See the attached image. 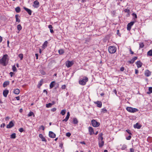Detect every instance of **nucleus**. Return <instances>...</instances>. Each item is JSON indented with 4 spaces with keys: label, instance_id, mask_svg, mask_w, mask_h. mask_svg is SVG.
<instances>
[{
    "label": "nucleus",
    "instance_id": "1",
    "mask_svg": "<svg viewBox=\"0 0 152 152\" xmlns=\"http://www.w3.org/2000/svg\"><path fill=\"white\" fill-rule=\"evenodd\" d=\"M9 60V58L8 55H4L0 59V64L4 66H6L8 63Z\"/></svg>",
    "mask_w": 152,
    "mask_h": 152
},
{
    "label": "nucleus",
    "instance_id": "2",
    "mask_svg": "<svg viewBox=\"0 0 152 152\" xmlns=\"http://www.w3.org/2000/svg\"><path fill=\"white\" fill-rule=\"evenodd\" d=\"M88 81V79L86 77H84L83 79H80L79 81V84L82 86L85 85Z\"/></svg>",
    "mask_w": 152,
    "mask_h": 152
},
{
    "label": "nucleus",
    "instance_id": "3",
    "mask_svg": "<svg viewBox=\"0 0 152 152\" xmlns=\"http://www.w3.org/2000/svg\"><path fill=\"white\" fill-rule=\"evenodd\" d=\"M126 109L128 112L131 113H134L138 111V109L136 108L129 107H127L126 108Z\"/></svg>",
    "mask_w": 152,
    "mask_h": 152
},
{
    "label": "nucleus",
    "instance_id": "4",
    "mask_svg": "<svg viewBox=\"0 0 152 152\" xmlns=\"http://www.w3.org/2000/svg\"><path fill=\"white\" fill-rule=\"evenodd\" d=\"M116 48L114 46H110L108 48L109 53L111 54L115 53L116 51Z\"/></svg>",
    "mask_w": 152,
    "mask_h": 152
},
{
    "label": "nucleus",
    "instance_id": "5",
    "mask_svg": "<svg viewBox=\"0 0 152 152\" xmlns=\"http://www.w3.org/2000/svg\"><path fill=\"white\" fill-rule=\"evenodd\" d=\"M91 124L92 126L95 127H98L100 125L99 122H97L96 120L94 119H93L91 121Z\"/></svg>",
    "mask_w": 152,
    "mask_h": 152
},
{
    "label": "nucleus",
    "instance_id": "6",
    "mask_svg": "<svg viewBox=\"0 0 152 152\" xmlns=\"http://www.w3.org/2000/svg\"><path fill=\"white\" fill-rule=\"evenodd\" d=\"M74 64V62L73 61H67L65 63L66 66L68 68L70 67L71 66Z\"/></svg>",
    "mask_w": 152,
    "mask_h": 152
},
{
    "label": "nucleus",
    "instance_id": "7",
    "mask_svg": "<svg viewBox=\"0 0 152 152\" xmlns=\"http://www.w3.org/2000/svg\"><path fill=\"white\" fill-rule=\"evenodd\" d=\"M135 21H131L128 23L127 25V29L128 31H130L131 28L132 26L134 25Z\"/></svg>",
    "mask_w": 152,
    "mask_h": 152
},
{
    "label": "nucleus",
    "instance_id": "8",
    "mask_svg": "<svg viewBox=\"0 0 152 152\" xmlns=\"http://www.w3.org/2000/svg\"><path fill=\"white\" fill-rule=\"evenodd\" d=\"M49 136L52 138H54L56 137V135L53 132L50 131L49 133Z\"/></svg>",
    "mask_w": 152,
    "mask_h": 152
},
{
    "label": "nucleus",
    "instance_id": "9",
    "mask_svg": "<svg viewBox=\"0 0 152 152\" xmlns=\"http://www.w3.org/2000/svg\"><path fill=\"white\" fill-rule=\"evenodd\" d=\"M88 131L90 135H91L94 134L93 129L91 126H90L88 127Z\"/></svg>",
    "mask_w": 152,
    "mask_h": 152
},
{
    "label": "nucleus",
    "instance_id": "10",
    "mask_svg": "<svg viewBox=\"0 0 152 152\" xmlns=\"http://www.w3.org/2000/svg\"><path fill=\"white\" fill-rule=\"evenodd\" d=\"M94 103L97 104V106L101 108L102 106V102L100 101H97L94 102Z\"/></svg>",
    "mask_w": 152,
    "mask_h": 152
},
{
    "label": "nucleus",
    "instance_id": "11",
    "mask_svg": "<svg viewBox=\"0 0 152 152\" xmlns=\"http://www.w3.org/2000/svg\"><path fill=\"white\" fill-rule=\"evenodd\" d=\"M151 75V72L148 70H146L145 71V75L146 77H149Z\"/></svg>",
    "mask_w": 152,
    "mask_h": 152
},
{
    "label": "nucleus",
    "instance_id": "12",
    "mask_svg": "<svg viewBox=\"0 0 152 152\" xmlns=\"http://www.w3.org/2000/svg\"><path fill=\"white\" fill-rule=\"evenodd\" d=\"M14 124L12 121H11L7 125V128H10L13 126Z\"/></svg>",
    "mask_w": 152,
    "mask_h": 152
},
{
    "label": "nucleus",
    "instance_id": "13",
    "mask_svg": "<svg viewBox=\"0 0 152 152\" xmlns=\"http://www.w3.org/2000/svg\"><path fill=\"white\" fill-rule=\"evenodd\" d=\"M141 127V126L138 123L134 125V127L135 129H140Z\"/></svg>",
    "mask_w": 152,
    "mask_h": 152
},
{
    "label": "nucleus",
    "instance_id": "14",
    "mask_svg": "<svg viewBox=\"0 0 152 152\" xmlns=\"http://www.w3.org/2000/svg\"><path fill=\"white\" fill-rule=\"evenodd\" d=\"M39 137L41 139L42 141H44L45 142L47 141L46 140L42 134H39Z\"/></svg>",
    "mask_w": 152,
    "mask_h": 152
},
{
    "label": "nucleus",
    "instance_id": "15",
    "mask_svg": "<svg viewBox=\"0 0 152 152\" xmlns=\"http://www.w3.org/2000/svg\"><path fill=\"white\" fill-rule=\"evenodd\" d=\"M8 93L9 91L8 90H6L4 91L3 93L4 96L5 97H7Z\"/></svg>",
    "mask_w": 152,
    "mask_h": 152
},
{
    "label": "nucleus",
    "instance_id": "16",
    "mask_svg": "<svg viewBox=\"0 0 152 152\" xmlns=\"http://www.w3.org/2000/svg\"><path fill=\"white\" fill-rule=\"evenodd\" d=\"M39 6V2L37 0L35 1L34 2L33 6L35 7H38Z\"/></svg>",
    "mask_w": 152,
    "mask_h": 152
},
{
    "label": "nucleus",
    "instance_id": "17",
    "mask_svg": "<svg viewBox=\"0 0 152 152\" xmlns=\"http://www.w3.org/2000/svg\"><path fill=\"white\" fill-rule=\"evenodd\" d=\"M56 82L55 81H52L50 85V88L52 89L55 85Z\"/></svg>",
    "mask_w": 152,
    "mask_h": 152
},
{
    "label": "nucleus",
    "instance_id": "18",
    "mask_svg": "<svg viewBox=\"0 0 152 152\" xmlns=\"http://www.w3.org/2000/svg\"><path fill=\"white\" fill-rule=\"evenodd\" d=\"M136 64L137 65V67L138 68H139L141 67L142 65V63L140 61H137L136 63Z\"/></svg>",
    "mask_w": 152,
    "mask_h": 152
},
{
    "label": "nucleus",
    "instance_id": "19",
    "mask_svg": "<svg viewBox=\"0 0 152 152\" xmlns=\"http://www.w3.org/2000/svg\"><path fill=\"white\" fill-rule=\"evenodd\" d=\"M104 142L103 140H99V147L100 148L102 147L104 145Z\"/></svg>",
    "mask_w": 152,
    "mask_h": 152
},
{
    "label": "nucleus",
    "instance_id": "20",
    "mask_svg": "<svg viewBox=\"0 0 152 152\" xmlns=\"http://www.w3.org/2000/svg\"><path fill=\"white\" fill-rule=\"evenodd\" d=\"M16 21V22H20V17L18 15H15Z\"/></svg>",
    "mask_w": 152,
    "mask_h": 152
},
{
    "label": "nucleus",
    "instance_id": "21",
    "mask_svg": "<svg viewBox=\"0 0 152 152\" xmlns=\"http://www.w3.org/2000/svg\"><path fill=\"white\" fill-rule=\"evenodd\" d=\"M48 43V42L47 41H45L43 44L42 46V48L43 49H44L47 46Z\"/></svg>",
    "mask_w": 152,
    "mask_h": 152
},
{
    "label": "nucleus",
    "instance_id": "22",
    "mask_svg": "<svg viewBox=\"0 0 152 152\" xmlns=\"http://www.w3.org/2000/svg\"><path fill=\"white\" fill-rule=\"evenodd\" d=\"M20 92V90L18 89H16L14 90V93L16 94H18Z\"/></svg>",
    "mask_w": 152,
    "mask_h": 152
},
{
    "label": "nucleus",
    "instance_id": "23",
    "mask_svg": "<svg viewBox=\"0 0 152 152\" xmlns=\"http://www.w3.org/2000/svg\"><path fill=\"white\" fill-rule=\"evenodd\" d=\"M9 84V82L8 81H6L4 82L3 84V86L4 87H5Z\"/></svg>",
    "mask_w": 152,
    "mask_h": 152
},
{
    "label": "nucleus",
    "instance_id": "24",
    "mask_svg": "<svg viewBox=\"0 0 152 152\" xmlns=\"http://www.w3.org/2000/svg\"><path fill=\"white\" fill-rule=\"evenodd\" d=\"M48 28L50 29V32L51 33H53L54 32L53 30V27L51 25H49L48 26Z\"/></svg>",
    "mask_w": 152,
    "mask_h": 152
},
{
    "label": "nucleus",
    "instance_id": "25",
    "mask_svg": "<svg viewBox=\"0 0 152 152\" xmlns=\"http://www.w3.org/2000/svg\"><path fill=\"white\" fill-rule=\"evenodd\" d=\"M73 122L74 124H77L78 123V121L76 118H74L73 120Z\"/></svg>",
    "mask_w": 152,
    "mask_h": 152
},
{
    "label": "nucleus",
    "instance_id": "26",
    "mask_svg": "<svg viewBox=\"0 0 152 152\" xmlns=\"http://www.w3.org/2000/svg\"><path fill=\"white\" fill-rule=\"evenodd\" d=\"M58 52L59 54L60 55H62L64 53V50L62 49H60L59 50Z\"/></svg>",
    "mask_w": 152,
    "mask_h": 152
},
{
    "label": "nucleus",
    "instance_id": "27",
    "mask_svg": "<svg viewBox=\"0 0 152 152\" xmlns=\"http://www.w3.org/2000/svg\"><path fill=\"white\" fill-rule=\"evenodd\" d=\"M101 110V112L102 113H107V110L105 108L102 109Z\"/></svg>",
    "mask_w": 152,
    "mask_h": 152
},
{
    "label": "nucleus",
    "instance_id": "28",
    "mask_svg": "<svg viewBox=\"0 0 152 152\" xmlns=\"http://www.w3.org/2000/svg\"><path fill=\"white\" fill-rule=\"evenodd\" d=\"M132 15L133 16V19H134V20H135V19H137V15L135 13H133L132 14Z\"/></svg>",
    "mask_w": 152,
    "mask_h": 152
},
{
    "label": "nucleus",
    "instance_id": "29",
    "mask_svg": "<svg viewBox=\"0 0 152 152\" xmlns=\"http://www.w3.org/2000/svg\"><path fill=\"white\" fill-rule=\"evenodd\" d=\"M17 29L18 30L19 32L21 30L22 28V26L20 24H19L17 26Z\"/></svg>",
    "mask_w": 152,
    "mask_h": 152
},
{
    "label": "nucleus",
    "instance_id": "30",
    "mask_svg": "<svg viewBox=\"0 0 152 152\" xmlns=\"http://www.w3.org/2000/svg\"><path fill=\"white\" fill-rule=\"evenodd\" d=\"M10 137L12 139H15L16 138V134L15 133L12 134L10 135Z\"/></svg>",
    "mask_w": 152,
    "mask_h": 152
},
{
    "label": "nucleus",
    "instance_id": "31",
    "mask_svg": "<svg viewBox=\"0 0 152 152\" xmlns=\"http://www.w3.org/2000/svg\"><path fill=\"white\" fill-rule=\"evenodd\" d=\"M139 49L141 48H143L144 46V43L143 42H140L139 43Z\"/></svg>",
    "mask_w": 152,
    "mask_h": 152
},
{
    "label": "nucleus",
    "instance_id": "32",
    "mask_svg": "<svg viewBox=\"0 0 152 152\" xmlns=\"http://www.w3.org/2000/svg\"><path fill=\"white\" fill-rule=\"evenodd\" d=\"M147 56H152V50H149L147 53Z\"/></svg>",
    "mask_w": 152,
    "mask_h": 152
},
{
    "label": "nucleus",
    "instance_id": "33",
    "mask_svg": "<svg viewBox=\"0 0 152 152\" xmlns=\"http://www.w3.org/2000/svg\"><path fill=\"white\" fill-rule=\"evenodd\" d=\"M99 135L98 139L99 140H103V137H102V134H99Z\"/></svg>",
    "mask_w": 152,
    "mask_h": 152
},
{
    "label": "nucleus",
    "instance_id": "34",
    "mask_svg": "<svg viewBox=\"0 0 152 152\" xmlns=\"http://www.w3.org/2000/svg\"><path fill=\"white\" fill-rule=\"evenodd\" d=\"M148 91L147 92L148 94H150L152 93V87H150L149 88Z\"/></svg>",
    "mask_w": 152,
    "mask_h": 152
},
{
    "label": "nucleus",
    "instance_id": "35",
    "mask_svg": "<svg viewBox=\"0 0 152 152\" xmlns=\"http://www.w3.org/2000/svg\"><path fill=\"white\" fill-rule=\"evenodd\" d=\"M43 83V80H40L39 83L38 85V87L39 88L42 84Z\"/></svg>",
    "mask_w": 152,
    "mask_h": 152
},
{
    "label": "nucleus",
    "instance_id": "36",
    "mask_svg": "<svg viewBox=\"0 0 152 152\" xmlns=\"http://www.w3.org/2000/svg\"><path fill=\"white\" fill-rule=\"evenodd\" d=\"M32 115H33V116H34V114L32 112H30L28 114V117H30Z\"/></svg>",
    "mask_w": 152,
    "mask_h": 152
},
{
    "label": "nucleus",
    "instance_id": "37",
    "mask_svg": "<svg viewBox=\"0 0 152 152\" xmlns=\"http://www.w3.org/2000/svg\"><path fill=\"white\" fill-rule=\"evenodd\" d=\"M18 57L20 58V60H22L23 58V55L22 53H20L18 55Z\"/></svg>",
    "mask_w": 152,
    "mask_h": 152
},
{
    "label": "nucleus",
    "instance_id": "38",
    "mask_svg": "<svg viewBox=\"0 0 152 152\" xmlns=\"http://www.w3.org/2000/svg\"><path fill=\"white\" fill-rule=\"evenodd\" d=\"M66 110L65 109L62 110L61 113H60L62 115H64L66 113Z\"/></svg>",
    "mask_w": 152,
    "mask_h": 152
},
{
    "label": "nucleus",
    "instance_id": "39",
    "mask_svg": "<svg viewBox=\"0 0 152 152\" xmlns=\"http://www.w3.org/2000/svg\"><path fill=\"white\" fill-rule=\"evenodd\" d=\"M126 148L127 146L126 145L124 144L122 145V147L121 148V149L122 150H124L126 149Z\"/></svg>",
    "mask_w": 152,
    "mask_h": 152
},
{
    "label": "nucleus",
    "instance_id": "40",
    "mask_svg": "<svg viewBox=\"0 0 152 152\" xmlns=\"http://www.w3.org/2000/svg\"><path fill=\"white\" fill-rule=\"evenodd\" d=\"M52 104L51 103H49L46 104V107L47 108H50L51 107Z\"/></svg>",
    "mask_w": 152,
    "mask_h": 152
},
{
    "label": "nucleus",
    "instance_id": "41",
    "mask_svg": "<svg viewBox=\"0 0 152 152\" xmlns=\"http://www.w3.org/2000/svg\"><path fill=\"white\" fill-rule=\"evenodd\" d=\"M69 116H66L65 118L64 119V120H63V122H64V121H66V122L68 120L69 118Z\"/></svg>",
    "mask_w": 152,
    "mask_h": 152
},
{
    "label": "nucleus",
    "instance_id": "42",
    "mask_svg": "<svg viewBox=\"0 0 152 152\" xmlns=\"http://www.w3.org/2000/svg\"><path fill=\"white\" fill-rule=\"evenodd\" d=\"M12 69L14 72H15L17 71V69L15 65L12 66Z\"/></svg>",
    "mask_w": 152,
    "mask_h": 152
},
{
    "label": "nucleus",
    "instance_id": "43",
    "mask_svg": "<svg viewBox=\"0 0 152 152\" xmlns=\"http://www.w3.org/2000/svg\"><path fill=\"white\" fill-rule=\"evenodd\" d=\"M134 62V60L132 58L131 60L128 61V62L130 64H133Z\"/></svg>",
    "mask_w": 152,
    "mask_h": 152
},
{
    "label": "nucleus",
    "instance_id": "44",
    "mask_svg": "<svg viewBox=\"0 0 152 152\" xmlns=\"http://www.w3.org/2000/svg\"><path fill=\"white\" fill-rule=\"evenodd\" d=\"M26 11L30 15H31L32 12L31 10H26Z\"/></svg>",
    "mask_w": 152,
    "mask_h": 152
},
{
    "label": "nucleus",
    "instance_id": "45",
    "mask_svg": "<svg viewBox=\"0 0 152 152\" xmlns=\"http://www.w3.org/2000/svg\"><path fill=\"white\" fill-rule=\"evenodd\" d=\"M126 131L130 135H132V133H131L130 130L129 129H128L126 130Z\"/></svg>",
    "mask_w": 152,
    "mask_h": 152
},
{
    "label": "nucleus",
    "instance_id": "46",
    "mask_svg": "<svg viewBox=\"0 0 152 152\" xmlns=\"http://www.w3.org/2000/svg\"><path fill=\"white\" fill-rule=\"evenodd\" d=\"M71 135V134L69 132L67 133L66 134V136L68 137H69Z\"/></svg>",
    "mask_w": 152,
    "mask_h": 152
},
{
    "label": "nucleus",
    "instance_id": "47",
    "mask_svg": "<svg viewBox=\"0 0 152 152\" xmlns=\"http://www.w3.org/2000/svg\"><path fill=\"white\" fill-rule=\"evenodd\" d=\"M131 138V135H129L128 137H126V139L127 140H130Z\"/></svg>",
    "mask_w": 152,
    "mask_h": 152
},
{
    "label": "nucleus",
    "instance_id": "48",
    "mask_svg": "<svg viewBox=\"0 0 152 152\" xmlns=\"http://www.w3.org/2000/svg\"><path fill=\"white\" fill-rule=\"evenodd\" d=\"M19 131L20 132H22L23 131V129L22 128H20L19 129Z\"/></svg>",
    "mask_w": 152,
    "mask_h": 152
},
{
    "label": "nucleus",
    "instance_id": "49",
    "mask_svg": "<svg viewBox=\"0 0 152 152\" xmlns=\"http://www.w3.org/2000/svg\"><path fill=\"white\" fill-rule=\"evenodd\" d=\"M5 126V123H3L0 126L1 127L4 128V127Z\"/></svg>",
    "mask_w": 152,
    "mask_h": 152
},
{
    "label": "nucleus",
    "instance_id": "50",
    "mask_svg": "<svg viewBox=\"0 0 152 152\" xmlns=\"http://www.w3.org/2000/svg\"><path fill=\"white\" fill-rule=\"evenodd\" d=\"M119 36H120V34L119 33V30H118L117 31V33H116Z\"/></svg>",
    "mask_w": 152,
    "mask_h": 152
},
{
    "label": "nucleus",
    "instance_id": "51",
    "mask_svg": "<svg viewBox=\"0 0 152 152\" xmlns=\"http://www.w3.org/2000/svg\"><path fill=\"white\" fill-rule=\"evenodd\" d=\"M134 149L132 148H131L130 149V152H134Z\"/></svg>",
    "mask_w": 152,
    "mask_h": 152
},
{
    "label": "nucleus",
    "instance_id": "52",
    "mask_svg": "<svg viewBox=\"0 0 152 152\" xmlns=\"http://www.w3.org/2000/svg\"><path fill=\"white\" fill-rule=\"evenodd\" d=\"M56 108L54 107L51 109V110L53 112H55V111H56Z\"/></svg>",
    "mask_w": 152,
    "mask_h": 152
},
{
    "label": "nucleus",
    "instance_id": "53",
    "mask_svg": "<svg viewBox=\"0 0 152 152\" xmlns=\"http://www.w3.org/2000/svg\"><path fill=\"white\" fill-rule=\"evenodd\" d=\"M41 129L42 130H45V128L44 126H43V125L41 126Z\"/></svg>",
    "mask_w": 152,
    "mask_h": 152
},
{
    "label": "nucleus",
    "instance_id": "54",
    "mask_svg": "<svg viewBox=\"0 0 152 152\" xmlns=\"http://www.w3.org/2000/svg\"><path fill=\"white\" fill-rule=\"evenodd\" d=\"M66 88V86L64 85H63L61 86V88L63 89H65Z\"/></svg>",
    "mask_w": 152,
    "mask_h": 152
},
{
    "label": "nucleus",
    "instance_id": "55",
    "mask_svg": "<svg viewBox=\"0 0 152 152\" xmlns=\"http://www.w3.org/2000/svg\"><path fill=\"white\" fill-rule=\"evenodd\" d=\"M124 69V67H121L120 69V70L121 71H123Z\"/></svg>",
    "mask_w": 152,
    "mask_h": 152
},
{
    "label": "nucleus",
    "instance_id": "56",
    "mask_svg": "<svg viewBox=\"0 0 152 152\" xmlns=\"http://www.w3.org/2000/svg\"><path fill=\"white\" fill-rule=\"evenodd\" d=\"M15 98L17 100H19L20 99V98L19 96L15 97Z\"/></svg>",
    "mask_w": 152,
    "mask_h": 152
},
{
    "label": "nucleus",
    "instance_id": "57",
    "mask_svg": "<svg viewBox=\"0 0 152 152\" xmlns=\"http://www.w3.org/2000/svg\"><path fill=\"white\" fill-rule=\"evenodd\" d=\"M139 71L137 69H135V73L136 74H137L138 73Z\"/></svg>",
    "mask_w": 152,
    "mask_h": 152
},
{
    "label": "nucleus",
    "instance_id": "58",
    "mask_svg": "<svg viewBox=\"0 0 152 152\" xmlns=\"http://www.w3.org/2000/svg\"><path fill=\"white\" fill-rule=\"evenodd\" d=\"M137 57H134L133 58H132L134 60V61L135 60L137 59Z\"/></svg>",
    "mask_w": 152,
    "mask_h": 152
},
{
    "label": "nucleus",
    "instance_id": "59",
    "mask_svg": "<svg viewBox=\"0 0 152 152\" xmlns=\"http://www.w3.org/2000/svg\"><path fill=\"white\" fill-rule=\"evenodd\" d=\"M130 50V54H134V52H133V51H132V50H131V49H130V50Z\"/></svg>",
    "mask_w": 152,
    "mask_h": 152
},
{
    "label": "nucleus",
    "instance_id": "60",
    "mask_svg": "<svg viewBox=\"0 0 152 152\" xmlns=\"http://www.w3.org/2000/svg\"><path fill=\"white\" fill-rule=\"evenodd\" d=\"M41 73L43 75H44L45 74V72L43 71H42V72Z\"/></svg>",
    "mask_w": 152,
    "mask_h": 152
},
{
    "label": "nucleus",
    "instance_id": "61",
    "mask_svg": "<svg viewBox=\"0 0 152 152\" xmlns=\"http://www.w3.org/2000/svg\"><path fill=\"white\" fill-rule=\"evenodd\" d=\"M10 76L12 77L13 76V73L12 72H10Z\"/></svg>",
    "mask_w": 152,
    "mask_h": 152
},
{
    "label": "nucleus",
    "instance_id": "62",
    "mask_svg": "<svg viewBox=\"0 0 152 152\" xmlns=\"http://www.w3.org/2000/svg\"><path fill=\"white\" fill-rule=\"evenodd\" d=\"M35 56H36V58L37 59H38V54L37 53H36L35 54Z\"/></svg>",
    "mask_w": 152,
    "mask_h": 152
},
{
    "label": "nucleus",
    "instance_id": "63",
    "mask_svg": "<svg viewBox=\"0 0 152 152\" xmlns=\"http://www.w3.org/2000/svg\"><path fill=\"white\" fill-rule=\"evenodd\" d=\"M2 40V37L0 36V43L1 42Z\"/></svg>",
    "mask_w": 152,
    "mask_h": 152
},
{
    "label": "nucleus",
    "instance_id": "64",
    "mask_svg": "<svg viewBox=\"0 0 152 152\" xmlns=\"http://www.w3.org/2000/svg\"><path fill=\"white\" fill-rule=\"evenodd\" d=\"M9 118L8 117H7L5 118V120L6 121H7L9 120Z\"/></svg>",
    "mask_w": 152,
    "mask_h": 152
}]
</instances>
